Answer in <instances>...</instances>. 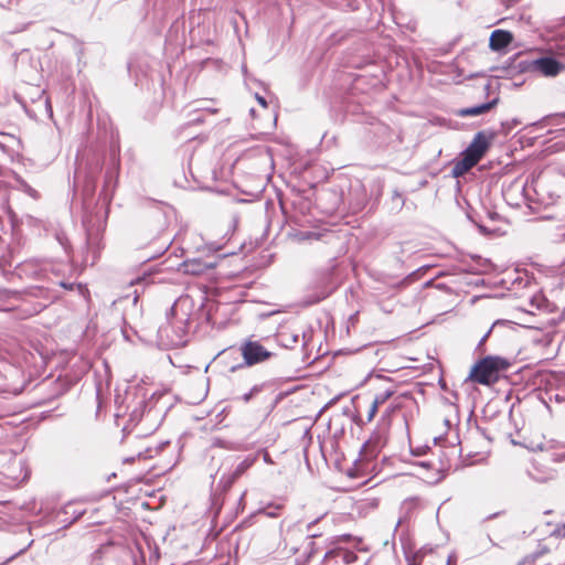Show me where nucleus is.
Wrapping results in <instances>:
<instances>
[{"label": "nucleus", "instance_id": "nucleus-19", "mask_svg": "<svg viewBox=\"0 0 565 565\" xmlns=\"http://www.w3.org/2000/svg\"><path fill=\"white\" fill-rule=\"evenodd\" d=\"M260 392V386L258 385H255L248 393H245L243 396H242V399L245 402V403H248L257 393Z\"/></svg>", "mask_w": 565, "mask_h": 565}, {"label": "nucleus", "instance_id": "nucleus-14", "mask_svg": "<svg viewBox=\"0 0 565 565\" xmlns=\"http://www.w3.org/2000/svg\"><path fill=\"white\" fill-rule=\"evenodd\" d=\"M477 163L462 153V158L458 160L452 168V175L455 178L461 177L467 173Z\"/></svg>", "mask_w": 565, "mask_h": 565}, {"label": "nucleus", "instance_id": "nucleus-9", "mask_svg": "<svg viewBox=\"0 0 565 565\" xmlns=\"http://www.w3.org/2000/svg\"><path fill=\"white\" fill-rule=\"evenodd\" d=\"M495 132L491 131L486 135L484 131H479L475 135L471 143L463 150V154L478 163L487 153L491 140L495 137Z\"/></svg>", "mask_w": 565, "mask_h": 565}, {"label": "nucleus", "instance_id": "nucleus-15", "mask_svg": "<svg viewBox=\"0 0 565 565\" xmlns=\"http://www.w3.org/2000/svg\"><path fill=\"white\" fill-rule=\"evenodd\" d=\"M61 513L64 515H71L72 519L70 520V523H73L84 514V510H78L74 504L68 503L63 508Z\"/></svg>", "mask_w": 565, "mask_h": 565}, {"label": "nucleus", "instance_id": "nucleus-28", "mask_svg": "<svg viewBox=\"0 0 565 565\" xmlns=\"http://www.w3.org/2000/svg\"><path fill=\"white\" fill-rule=\"evenodd\" d=\"M61 286H62L63 288H65V289L72 290V289H73V287H74V284H67V282L62 281V282H61Z\"/></svg>", "mask_w": 565, "mask_h": 565}, {"label": "nucleus", "instance_id": "nucleus-26", "mask_svg": "<svg viewBox=\"0 0 565 565\" xmlns=\"http://www.w3.org/2000/svg\"><path fill=\"white\" fill-rule=\"evenodd\" d=\"M203 122V118L201 115H196L195 117H193L192 119L189 120V125H192V124H201Z\"/></svg>", "mask_w": 565, "mask_h": 565}, {"label": "nucleus", "instance_id": "nucleus-37", "mask_svg": "<svg viewBox=\"0 0 565 565\" xmlns=\"http://www.w3.org/2000/svg\"><path fill=\"white\" fill-rule=\"evenodd\" d=\"M215 445H218L221 448H227L225 445H224V441H221V440H217L215 443Z\"/></svg>", "mask_w": 565, "mask_h": 565}, {"label": "nucleus", "instance_id": "nucleus-4", "mask_svg": "<svg viewBox=\"0 0 565 565\" xmlns=\"http://www.w3.org/2000/svg\"><path fill=\"white\" fill-rule=\"evenodd\" d=\"M526 68L545 77H555L565 71V64L551 54H544L529 61Z\"/></svg>", "mask_w": 565, "mask_h": 565}, {"label": "nucleus", "instance_id": "nucleus-34", "mask_svg": "<svg viewBox=\"0 0 565 565\" xmlns=\"http://www.w3.org/2000/svg\"><path fill=\"white\" fill-rule=\"evenodd\" d=\"M169 441H166V443H161L157 448H156V454H158L162 448L163 446L168 445Z\"/></svg>", "mask_w": 565, "mask_h": 565}, {"label": "nucleus", "instance_id": "nucleus-18", "mask_svg": "<svg viewBox=\"0 0 565 565\" xmlns=\"http://www.w3.org/2000/svg\"><path fill=\"white\" fill-rule=\"evenodd\" d=\"M277 510H278V507H276L274 509L268 507V508L259 509L257 511V513L258 514H264L267 518H276L277 516Z\"/></svg>", "mask_w": 565, "mask_h": 565}, {"label": "nucleus", "instance_id": "nucleus-31", "mask_svg": "<svg viewBox=\"0 0 565 565\" xmlns=\"http://www.w3.org/2000/svg\"><path fill=\"white\" fill-rule=\"evenodd\" d=\"M138 298H139L138 289H135V291H134V299H132L134 305H136V303H137Z\"/></svg>", "mask_w": 565, "mask_h": 565}, {"label": "nucleus", "instance_id": "nucleus-42", "mask_svg": "<svg viewBox=\"0 0 565 565\" xmlns=\"http://www.w3.org/2000/svg\"><path fill=\"white\" fill-rule=\"evenodd\" d=\"M201 109H202V108H195V113H196L198 110H201ZM205 109L207 110V108H205ZM209 111H211V113H215L216 110H215V109H209Z\"/></svg>", "mask_w": 565, "mask_h": 565}, {"label": "nucleus", "instance_id": "nucleus-30", "mask_svg": "<svg viewBox=\"0 0 565 565\" xmlns=\"http://www.w3.org/2000/svg\"><path fill=\"white\" fill-rule=\"evenodd\" d=\"M319 521V519H316L307 524V531L310 532L311 527Z\"/></svg>", "mask_w": 565, "mask_h": 565}, {"label": "nucleus", "instance_id": "nucleus-29", "mask_svg": "<svg viewBox=\"0 0 565 565\" xmlns=\"http://www.w3.org/2000/svg\"><path fill=\"white\" fill-rule=\"evenodd\" d=\"M7 153V147L0 142V158Z\"/></svg>", "mask_w": 565, "mask_h": 565}, {"label": "nucleus", "instance_id": "nucleus-11", "mask_svg": "<svg viewBox=\"0 0 565 565\" xmlns=\"http://www.w3.org/2000/svg\"><path fill=\"white\" fill-rule=\"evenodd\" d=\"M513 41V34L509 31L497 29L494 30L489 40V47L492 51L500 52L507 49Z\"/></svg>", "mask_w": 565, "mask_h": 565}, {"label": "nucleus", "instance_id": "nucleus-7", "mask_svg": "<svg viewBox=\"0 0 565 565\" xmlns=\"http://www.w3.org/2000/svg\"><path fill=\"white\" fill-rule=\"evenodd\" d=\"M159 398L152 394L149 399H140L130 413V420L137 424L142 420L158 419L163 408L158 409Z\"/></svg>", "mask_w": 565, "mask_h": 565}, {"label": "nucleus", "instance_id": "nucleus-6", "mask_svg": "<svg viewBox=\"0 0 565 565\" xmlns=\"http://www.w3.org/2000/svg\"><path fill=\"white\" fill-rule=\"evenodd\" d=\"M159 398L152 394L149 399H140L130 413V420L137 424L142 420L158 419L163 408L158 409Z\"/></svg>", "mask_w": 565, "mask_h": 565}, {"label": "nucleus", "instance_id": "nucleus-27", "mask_svg": "<svg viewBox=\"0 0 565 565\" xmlns=\"http://www.w3.org/2000/svg\"><path fill=\"white\" fill-rule=\"evenodd\" d=\"M256 98H257L258 103H259L262 106H264V107H266V106H267L266 99H265L264 97H262V96H259V95H256Z\"/></svg>", "mask_w": 565, "mask_h": 565}, {"label": "nucleus", "instance_id": "nucleus-2", "mask_svg": "<svg viewBox=\"0 0 565 565\" xmlns=\"http://www.w3.org/2000/svg\"><path fill=\"white\" fill-rule=\"evenodd\" d=\"M510 365L504 358L487 355L471 367L468 379L481 385H492L498 382L500 373L508 370Z\"/></svg>", "mask_w": 565, "mask_h": 565}, {"label": "nucleus", "instance_id": "nucleus-33", "mask_svg": "<svg viewBox=\"0 0 565 565\" xmlns=\"http://www.w3.org/2000/svg\"><path fill=\"white\" fill-rule=\"evenodd\" d=\"M407 280H408V277H406L405 279L401 280V281L397 284V287H398V288H403V287L407 284Z\"/></svg>", "mask_w": 565, "mask_h": 565}, {"label": "nucleus", "instance_id": "nucleus-46", "mask_svg": "<svg viewBox=\"0 0 565 565\" xmlns=\"http://www.w3.org/2000/svg\"><path fill=\"white\" fill-rule=\"evenodd\" d=\"M479 228H480L482 232H483V231H486V227H483V226H481V225H479Z\"/></svg>", "mask_w": 565, "mask_h": 565}, {"label": "nucleus", "instance_id": "nucleus-1", "mask_svg": "<svg viewBox=\"0 0 565 565\" xmlns=\"http://www.w3.org/2000/svg\"><path fill=\"white\" fill-rule=\"evenodd\" d=\"M190 302L188 297L180 298L167 312V323L158 329L159 338L167 345L182 347L186 343L189 313L185 309L189 308Z\"/></svg>", "mask_w": 565, "mask_h": 565}, {"label": "nucleus", "instance_id": "nucleus-16", "mask_svg": "<svg viewBox=\"0 0 565 565\" xmlns=\"http://www.w3.org/2000/svg\"><path fill=\"white\" fill-rule=\"evenodd\" d=\"M393 394L394 392L391 390L384 391L382 393L376 394L373 402L377 406L383 405L388 398L392 397Z\"/></svg>", "mask_w": 565, "mask_h": 565}, {"label": "nucleus", "instance_id": "nucleus-12", "mask_svg": "<svg viewBox=\"0 0 565 565\" xmlns=\"http://www.w3.org/2000/svg\"><path fill=\"white\" fill-rule=\"evenodd\" d=\"M258 460V454H250L241 460L227 477V483L233 484L238 478H241L253 465Z\"/></svg>", "mask_w": 565, "mask_h": 565}, {"label": "nucleus", "instance_id": "nucleus-10", "mask_svg": "<svg viewBox=\"0 0 565 565\" xmlns=\"http://www.w3.org/2000/svg\"><path fill=\"white\" fill-rule=\"evenodd\" d=\"M181 266L185 274L199 276V275H203V274L214 269V267L216 266V263L205 262V260H202L201 258H191V259H185Z\"/></svg>", "mask_w": 565, "mask_h": 565}, {"label": "nucleus", "instance_id": "nucleus-3", "mask_svg": "<svg viewBox=\"0 0 565 565\" xmlns=\"http://www.w3.org/2000/svg\"><path fill=\"white\" fill-rule=\"evenodd\" d=\"M241 352L244 359V363L232 366L231 371H235L236 369L246 366H252L262 362L267 361L271 358L273 353L268 351L260 342L248 340L244 342L241 347Z\"/></svg>", "mask_w": 565, "mask_h": 565}, {"label": "nucleus", "instance_id": "nucleus-36", "mask_svg": "<svg viewBox=\"0 0 565 565\" xmlns=\"http://www.w3.org/2000/svg\"><path fill=\"white\" fill-rule=\"evenodd\" d=\"M298 340H299V335L298 334L292 335V338H291V342L292 343H297Z\"/></svg>", "mask_w": 565, "mask_h": 565}, {"label": "nucleus", "instance_id": "nucleus-45", "mask_svg": "<svg viewBox=\"0 0 565 565\" xmlns=\"http://www.w3.org/2000/svg\"><path fill=\"white\" fill-rule=\"evenodd\" d=\"M395 196H396L398 200H402L401 194H398L397 192L395 193Z\"/></svg>", "mask_w": 565, "mask_h": 565}, {"label": "nucleus", "instance_id": "nucleus-47", "mask_svg": "<svg viewBox=\"0 0 565 565\" xmlns=\"http://www.w3.org/2000/svg\"><path fill=\"white\" fill-rule=\"evenodd\" d=\"M129 565H135V563H131V564H129Z\"/></svg>", "mask_w": 565, "mask_h": 565}, {"label": "nucleus", "instance_id": "nucleus-22", "mask_svg": "<svg viewBox=\"0 0 565 565\" xmlns=\"http://www.w3.org/2000/svg\"><path fill=\"white\" fill-rule=\"evenodd\" d=\"M256 454H258V457L263 455V459L266 463H274L273 459L270 458L269 454L265 449L258 450Z\"/></svg>", "mask_w": 565, "mask_h": 565}, {"label": "nucleus", "instance_id": "nucleus-44", "mask_svg": "<svg viewBox=\"0 0 565 565\" xmlns=\"http://www.w3.org/2000/svg\"><path fill=\"white\" fill-rule=\"evenodd\" d=\"M559 241H565V232L561 235V239Z\"/></svg>", "mask_w": 565, "mask_h": 565}, {"label": "nucleus", "instance_id": "nucleus-8", "mask_svg": "<svg viewBox=\"0 0 565 565\" xmlns=\"http://www.w3.org/2000/svg\"><path fill=\"white\" fill-rule=\"evenodd\" d=\"M159 398L152 394L149 399H140L130 413V420L137 424L142 420L158 419L163 408L158 409Z\"/></svg>", "mask_w": 565, "mask_h": 565}, {"label": "nucleus", "instance_id": "nucleus-41", "mask_svg": "<svg viewBox=\"0 0 565 565\" xmlns=\"http://www.w3.org/2000/svg\"><path fill=\"white\" fill-rule=\"evenodd\" d=\"M490 88H491V83H488V84L484 86V89H486L487 92H489V90H490Z\"/></svg>", "mask_w": 565, "mask_h": 565}, {"label": "nucleus", "instance_id": "nucleus-43", "mask_svg": "<svg viewBox=\"0 0 565 565\" xmlns=\"http://www.w3.org/2000/svg\"><path fill=\"white\" fill-rule=\"evenodd\" d=\"M28 192H29L30 194L35 193V191H34L32 188H30V186H28Z\"/></svg>", "mask_w": 565, "mask_h": 565}, {"label": "nucleus", "instance_id": "nucleus-17", "mask_svg": "<svg viewBox=\"0 0 565 565\" xmlns=\"http://www.w3.org/2000/svg\"><path fill=\"white\" fill-rule=\"evenodd\" d=\"M520 124V121L518 119H512L511 121H503L501 124V132L503 135H508L511 132V130L518 126Z\"/></svg>", "mask_w": 565, "mask_h": 565}, {"label": "nucleus", "instance_id": "nucleus-32", "mask_svg": "<svg viewBox=\"0 0 565 565\" xmlns=\"http://www.w3.org/2000/svg\"><path fill=\"white\" fill-rule=\"evenodd\" d=\"M312 236L318 237L319 235L316 233H312V232H308V233L303 234V238H310Z\"/></svg>", "mask_w": 565, "mask_h": 565}, {"label": "nucleus", "instance_id": "nucleus-20", "mask_svg": "<svg viewBox=\"0 0 565 565\" xmlns=\"http://www.w3.org/2000/svg\"><path fill=\"white\" fill-rule=\"evenodd\" d=\"M492 328L493 326L488 330V332L480 339V341L478 342L477 347H476V351L479 352V353H482L483 352V345L488 339V337L490 335L491 331H492Z\"/></svg>", "mask_w": 565, "mask_h": 565}, {"label": "nucleus", "instance_id": "nucleus-24", "mask_svg": "<svg viewBox=\"0 0 565 565\" xmlns=\"http://www.w3.org/2000/svg\"><path fill=\"white\" fill-rule=\"evenodd\" d=\"M458 561L457 554L452 552L447 558V565H456Z\"/></svg>", "mask_w": 565, "mask_h": 565}, {"label": "nucleus", "instance_id": "nucleus-21", "mask_svg": "<svg viewBox=\"0 0 565 565\" xmlns=\"http://www.w3.org/2000/svg\"><path fill=\"white\" fill-rule=\"evenodd\" d=\"M150 280V276H141V277H138L136 280H132L131 281V285H146L148 284Z\"/></svg>", "mask_w": 565, "mask_h": 565}, {"label": "nucleus", "instance_id": "nucleus-39", "mask_svg": "<svg viewBox=\"0 0 565 565\" xmlns=\"http://www.w3.org/2000/svg\"><path fill=\"white\" fill-rule=\"evenodd\" d=\"M320 535H321V534H319V533H311V534H309V535H308V537H309V539H313V537H318V536H320Z\"/></svg>", "mask_w": 565, "mask_h": 565}, {"label": "nucleus", "instance_id": "nucleus-25", "mask_svg": "<svg viewBox=\"0 0 565 565\" xmlns=\"http://www.w3.org/2000/svg\"><path fill=\"white\" fill-rule=\"evenodd\" d=\"M355 559H356V555L354 553L348 552V553L344 554L345 563H352Z\"/></svg>", "mask_w": 565, "mask_h": 565}, {"label": "nucleus", "instance_id": "nucleus-38", "mask_svg": "<svg viewBox=\"0 0 565 565\" xmlns=\"http://www.w3.org/2000/svg\"><path fill=\"white\" fill-rule=\"evenodd\" d=\"M558 531L565 537V523L563 524V526Z\"/></svg>", "mask_w": 565, "mask_h": 565}, {"label": "nucleus", "instance_id": "nucleus-23", "mask_svg": "<svg viewBox=\"0 0 565 565\" xmlns=\"http://www.w3.org/2000/svg\"><path fill=\"white\" fill-rule=\"evenodd\" d=\"M377 409H379V406L373 402L371 407H370L369 414H367V420L369 422H371L374 418Z\"/></svg>", "mask_w": 565, "mask_h": 565}, {"label": "nucleus", "instance_id": "nucleus-35", "mask_svg": "<svg viewBox=\"0 0 565 565\" xmlns=\"http://www.w3.org/2000/svg\"><path fill=\"white\" fill-rule=\"evenodd\" d=\"M111 178H113V177H111V173H110V172H107V174H106V181H105V184H106V185H108V183L110 182Z\"/></svg>", "mask_w": 565, "mask_h": 565}, {"label": "nucleus", "instance_id": "nucleus-40", "mask_svg": "<svg viewBox=\"0 0 565 565\" xmlns=\"http://www.w3.org/2000/svg\"><path fill=\"white\" fill-rule=\"evenodd\" d=\"M147 452H149V455L145 456V458H147V457H152V456H153V455L151 454V452H152L151 448H148V449H147Z\"/></svg>", "mask_w": 565, "mask_h": 565}, {"label": "nucleus", "instance_id": "nucleus-13", "mask_svg": "<svg viewBox=\"0 0 565 565\" xmlns=\"http://www.w3.org/2000/svg\"><path fill=\"white\" fill-rule=\"evenodd\" d=\"M500 98L497 96L492 98L491 100L476 105L472 107H466L457 110V115L459 117H472V116H480L486 113H489L491 109H493L499 104Z\"/></svg>", "mask_w": 565, "mask_h": 565}, {"label": "nucleus", "instance_id": "nucleus-5", "mask_svg": "<svg viewBox=\"0 0 565 565\" xmlns=\"http://www.w3.org/2000/svg\"><path fill=\"white\" fill-rule=\"evenodd\" d=\"M387 443V430L380 428L375 430L363 444L359 454L360 462H370L375 459Z\"/></svg>", "mask_w": 565, "mask_h": 565}]
</instances>
